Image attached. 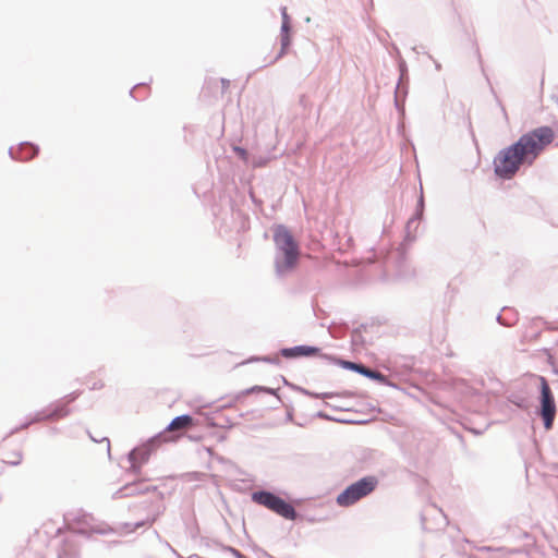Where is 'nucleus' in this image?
<instances>
[{
  "label": "nucleus",
  "mask_w": 558,
  "mask_h": 558,
  "mask_svg": "<svg viewBox=\"0 0 558 558\" xmlns=\"http://www.w3.org/2000/svg\"><path fill=\"white\" fill-rule=\"evenodd\" d=\"M555 136V131L549 126H539L524 133L515 143L495 156L496 175L505 180L512 179L521 166H532L554 142Z\"/></svg>",
  "instance_id": "obj_1"
},
{
  "label": "nucleus",
  "mask_w": 558,
  "mask_h": 558,
  "mask_svg": "<svg viewBox=\"0 0 558 558\" xmlns=\"http://www.w3.org/2000/svg\"><path fill=\"white\" fill-rule=\"evenodd\" d=\"M274 241L283 254V269H292L298 262L300 251L291 232L283 226H278L274 230Z\"/></svg>",
  "instance_id": "obj_2"
},
{
  "label": "nucleus",
  "mask_w": 558,
  "mask_h": 558,
  "mask_svg": "<svg viewBox=\"0 0 558 558\" xmlns=\"http://www.w3.org/2000/svg\"><path fill=\"white\" fill-rule=\"evenodd\" d=\"M378 485L376 476H366L348 486L337 497V504L341 507H349L368 496Z\"/></svg>",
  "instance_id": "obj_3"
},
{
  "label": "nucleus",
  "mask_w": 558,
  "mask_h": 558,
  "mask_svg": "<svg viewBox=\"0 0 558 558\" xmlns=\"http://www.w3.org/2000/svg\"><path fill=\"white\" fill-rule=\"evenodd\" d=\"M253 501L288 520H293L296 515L294 508L281 497L269 492H257L252 496Z\"/></svg>",
  "instance_id": "obj_4"
},
{
  "label": "nucleus",
  "mask_w": 558,
  "mask_h": 558,
  "mask_svg": "<svg viewBox=\"0 0 558 558\" xmlns=\"http://www.w3.org/2000/svg\"><path fill=\"white\" fill-rule=\"evenodd\" d=\"M541 416L546 429H550L556 416V404L553 391L545 377L541 376Z\"/></svg>",
  "instance_id": "obj_5"
},
{
  "label": "nucleus",
  "mask_w": 558,
  "mask_h": 558,
  "mask_svg": "<svg viewBox=\"0 0 558 558\" xmlns=\"http://www.w3.org/2000/svg\"><path fill=\"white\" fill-rule=\"evenodd\" d=\"M76 398V396H68L64 399H61L57 401L56 403L51 404L50 408L38 412L35 417L28 423H37L43 421H57L64 416H66L70 413L69 404Z\"/></svg>",
  "instance_id": "obj_6"
},
{
  "label": "nucleus",
  "mask_w": 558,
  "mask_h": 558,
  "mask_svg": "<svg viewBox=\"0 0 558 558\" xmlns=\"http://www.w3.org/2000/svg\"><path fill=\"white\" fill-rule=\"evenodd\" d=\"M318 352V349L308 345H298L294 348H287L281 351L284 357L310 356Z\"/></svg>",
  "instance_id": "obj_7"
},
{
  "label": "nucleus",
  "mask_w": 558,
  "mask_h": 558,
  "mask_svg": "<svg viewBox=\"0 0 558 558\" xmlns=\"http://www.w3.org/2000/svg\"><path fill=\"white\" fill-rule=\"evenodd\" d=\"M194 425V420L190 415H181L171 421L167 427V432H181L191 428Z\"/></svg>",
  "instance_id": "obj_8"
},
{
  "label": "nucleus",
  "mask_w": 558,
  "mask_h": 558,
  "mask_svg": "<svg viewBox=\"0 0 558 558\" xmlns=\"http://www.w3.org/2000/svg\"><path fill=\"white\" fill-rule=\"evenodd\" d=\"M129 460L131 462V469L134 472H138L142 464L148 460V452L145 449H134L130 452Z\"/></svg>",
  "instance_id": "obj_9"
},
{
  "label": "nucleus",
  "mask_w": 558,
  "mask_h": 558,
  "mask_svg": "<svg viewBox=\"0 0 558 558\" xmlns=\"http://www.w3.org/2000/svg\"><path fill=\"white\" fill-rule=\"evenodd\" d=\"M2 461L10 465H17L22 461V453L20 448H15L10 452H4Z\"/></svg>",
  "instance_id": "obj_10"
},
{
  "label": "nucleus",
  "mask_w": 558,
  "mask_h": 558,
  "mask_svg": "<svg viewBox=\"0 0 558 558\" xmlns=\"http://www.w3.org/2000/svg\"><path fill=\"white\" fill-rule=\"evenodd\" d=\"M356 368H357L362 374H364V375H366V376H368V377H371V378H376V377H378V376H379V374H377V373H375V372H373V371H371V369H367V368H365L364 366H356Z\"/></svg>",
  "instance_id": "obj_11"
},
{
  "label": "nucleus",
  "mask_w": 558,
  "mask_h": 558,
  "mask_svg": "<svg viewBox=\"0 0 558 558\" xmlns=\"http://www.w3.org/2000/svg\"><path fill=\"white\" fill-rule=\"evenodd\" d=\"M233 150L236 153V155H238L241 159H243L244 161H246V160H247V151H246L244 148L239 147V146H235V147H233Z\"/></svg>",
  "instance_id": "obj_12"
},
{
  "label": "nucleus",
  "mask_w": 558,
  "mask_h": 558,
  "mask_svg": "<svg viewBox=\"0 0 558 558\" xmlns=\"http://www.w3.org/2000/svg\"><path fill=\"white\" fill-rule=\"evenodd\" d=\"M283 16H284V21H283V24H282V31L288 33L289 32V26H288V22H287V14H284Z\"/></svg>",
  "instance_id": "obj_13"
},
{
  "label": "nucleus",
  "mask_w": 558,
  "mask_h": 558,
  "mask_svg": "<svg viewBox=\"0 0 558 558\" xmlns=\"http://www.w3.org/2000/svg\"><path fill=\"white\" fill-rule=\"evenodd\" d=\"M289 45V37H283V40H282V47H287Z\"/></svg>",
  "instance_id": "obj_14"
},
{
  "label": "nucleus",
  "mask_w": 558,
  "mask_h": 558,
  "mask_svg": "<svg viewBox=\"0 0 558 558\" xmlns=\"http://www.w3.org/2000/svg\"><path fill=\"white\" fill-rule=\"evenodd\" d=\"M489 547H483L482 550H489Z\"/></svg>",
  "instance_id": "obj_15"
}]
</instances>
